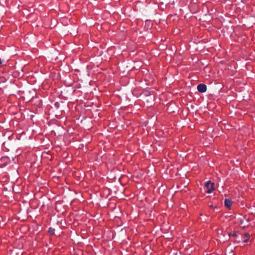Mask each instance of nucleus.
I'll use <instances>...</instances> for the list:
<instances>
[{"label":"nucleus","instance_id":"obj_5","mask_svg":"<svg viewBox=\"0 0 255 255\" xmlns=\"http://www.w3.org/2000/svg\"><path fill=\"white\" fill-rule=\"evenodd\" d=\"M250 237V235L249 233H245L243 236V242L244 243H247L248 242Z\"/></svg>","mask_w":255,"mask_h":255},{"label":"nucleus","instance_id":"obj_2","mask_svg":"<svg viewBox=\"0 0 255 255\" xmlns=\"http://www.w3.org/2000/svg\"><path fill=\"white\" fill-rule=\"evenodd\" d=\"M214 183L210 181H208L205 184V188L207 189L206 191L207 193L210 194L213 192L214 190Z\"/></svg>","mask_w":255,"mask_h":255},{"label":"nucleus","instance_id":"obj_8","mask_svg":"<svg viewBox=\"0 0 255 255\" xmlns=\"http://www.w3.org/2000/svg\"><path fill=\"white\" fill-rule=\"evenodd\" d=\"M2 63V60H1V59L0 58V65H1Z\"/></svg>","mask_w":255,"mask_h":255},{"label":"nucleus","instance_id":"obj_4","mask_svg":"<svg viewBox=\"0 0 255 255\" xmlns=\"http://www.w3.org/2000/svg\"><path fill=\"white\" fill-rule=\"evenodd\" d=\"M224 203H225V205L228 208H230L232 204V201L228 199H226L225 200Z\"/></svg>","mask_w":255,"mask_h":255},{"label":"nucleus","instance_id":"obj_7","mask_svg":"<svg viewBox=\"0 0 255 255\" xmlns=\"http://www.w3.org/2000/svg\"><path fill=\"white\" fill-rule=\"evenodd\" d=\"M208 206L210 208H214V206H213V205L212 204H208Z\"/></svg>","mask_w":255,"mask_h":255},{"label":"nucleus","instance_id":"obj_3","mask_svg":"<svg viewBox=\"0 0 255 255\" xmlns=\"http://www.w3.org/2000/svg\"><path fill=\"white\" fill-rule=\"evenodd\" d=\"M197 90L200 93H205L207 91V86L204 84H200L197 86Z\"/></svg>","mask_w":255,"mask_h":255},{"label":"nucleus","instance_id":"obj_6","mask_svg":"<svg viewBox=\"0 0 255 255\" xmlns=\"http://www.w3.org/2000/svg\"><path fill=\"white\" fill-rule=\"evenodd\" d=\"M54 107L57 109L60 108V104L58 102H56L54 104Z\"/></svg>","mask_w":255,"mask_h":255},{"label":"nucleus","instance_id":"obj_1","mask_svg":"<svg viewBox=\"0 0 255 255\" xmlns=\"http://www.w3.org/2000/svg\"><path fill=\"white\" fill-rule=\"evenodd\" d=\"M240 226L242 228L248 227L250 224L249 218L247 216H242L238 219Z\"/></svg>","mask_w":255,"mask_h":255},{"label":"nucleus","instance_id":"obj_9","mask_svg":"<svg viewBox=\"0 0 255 255\" xmlns=\"http://www.w3.org/2000/svg\"><path fill=\"white\" fill-rule=\"evenodd\" d=\"M2 160H0V161H2ZM0 167H1L2 166H0Z\"/></svg>","mask_w":255,"mask_h":255}]
</instances>
